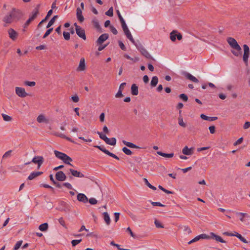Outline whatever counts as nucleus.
<instances>
[{
	"instance_id": "28",
	"label": "nucleus",
	"mask_w": 250,
	"mask_h": 250,
	"mask_svg": "<svg viewBox=\"0 0 250 250\" xmlns=\"http://www.w3.org/2000/svg\"><path fill=\"white\" fill-rule=\"evenodd\" d=\"M158 83V78L157 76H154L152 77L151 81L150 84L152 87H155L156 86Z\"/></svg>"
},
{
	"instance_id": "41",
	"label": "nucleus",
	"mask_w": 250,
	"mask_h": 250,
	"mask_svg": "<svg viewBox=\"0 0 250 250\" xmlns=\"http://www.w3.org/2000/svg\"><path fill=\"white\" fill-rule=\"evenodd\" d=\"M105 15L110 17L113 16V8L111 7L106 12Z\"/></svg>"
},
{
	"instance_id": "45",
	"label": "nucleus",
	"mask_w": 250,
	"mask_h": 250,
	"mask_svg": "<svg viewBox=\"0 0 250 250\" xmlns=\"http://www.w3.org/2000/svg\"><path fill=\"white\" fill-rule=\"evenodd\" d=\"M179 98L183 100L184 102H187L188 100V97L185 94H181L179 96Z\"/></svg>"
},
{
	"instance_id": "56",
	"label": "nucleus",
	"mask_w": 250,
	"mask_h": 250,
	"mask_svg": "<svg viewBox=\"0 0 250 250\" xmlns=\"http://www.w3.org/2000/svg\"><path fill=\"white\" fill-rule=\"evenodd\" d=\"M155 225H156V227L158 228H164V226L162 224H161V223L157 221V220H155V222H154Z\"/></svg>"
},
{
	"instance_id": "9",
	"label": "nucleus",
	"mask_w": 250,
	"mask_h": 250,
	"mask_svg": "<svg viewBox=\"0 0 250 250\" xmlns=\"http://www.w3.org/2000/svg\"><path fill=\"white\" fill-rule=\"evenodd\" d=\"M109 37L108 34L104 33L101 35L98 39L96 43L97 44H102Z\"/></svg>"
},
{
	"instance_id": "2",
	"label": "nucleus",
	"mask_w": 250,
	"mask_h": 250,
	"mask_svg": "<svg viewBox=\"0 0 250 250\" xmlns=\"http://www.w3.org/2000/svg\"><path fill=\"white\" fill-rule=\"evenodd\" d=\"M44 162V158L42 156H35L32 160V161L28 163H26L25 165L30 164L31 163H33L37 165V170H40L41 166L42 165Z\"/></svg>"
},
{
	"instance_id": "1",
	"label": "nucleus",
	"mask_w": 250,
	"mask_h": 250,
	"mask_svg": "<svg viewBox=\"0 0 250 250\" xmlns=\"http://www.w3.org/2000/svg\"><path fill=\"white\" fill-rule=\"evenodd\" d=\"M227 41L230 47L234 49L231 50V52L236 57L241 56L242 54V49L236 40L232 37H229L227 38Z\"/></svg>"
},
{
	"instance_id": "35",
	"label": "nucleus",
	"mask_w": 250,
	"mask_h": 250,
	"mask_svg": "<svg viewBox=\"0 0 250 250\" xmlns=\"http://www.w3.org/2000/svg\"><path fill=\"white\" fill-rule=\"evenodd\" d=\"M42 173H32L28 177V179L29 180H32L35 178L36 177L39 176Z\"/></svg>"
},
{
	"instance_id": "49",
	"label": "nucleus",
	"mask_w": 250,
	"mask_h": 250,
	"mask_svg": "<svg viewBox=\"0 0 250 250\" xmlns=\"http://www.w3.org/2000/svg\"><path fill=\"white\" fill-rule=\"evenodd\" d=\"M53 29V28H50L48 29L46 31V32L45 33L44 35L43 36V37H42L43 39L46 38L50 34V33L52 31Z\"/></svg>"
},
{
	"instance_id": "11",
	"label": "nucleus",
	"mask_w": 250,
	"mask_h": 250,
	"mask_svg": "<svg viewBox=\"0 0 250 250\" xmlns=\"http://www.w3.org/2000/svg\"><path fill=\"white\" fill-rule=\"evenodd\" d=\"M40 5H38L33 10L31 16L29 17L32 21H34L39 14Z\"/></svg>"
},
{
	"instance_id": "47",
	"label": "nucleus",
	"mask_w": 250,
	"mask_h": 250,
	"mask_svg": "<svg viewBox=\"0 0 250 250\" xmlns=\"http://www.w3.org/2000/svg\"><path fill=\"white\" fill-rule=\"evenodd\" d=\"M237 234L238 235H237V237L238 239H239L242 242H243L244 243H248L247 240L244 237H243L240 234L238 233Z\"/></svg>"
},
{
	"instance_id": "27",
	"label": "nucleus",
	"mask_w": 250,
	"mask_h": 250,
	"mask_svg": "<svg viewBox=\"0 0 250 250\" xmlns=\"http://www.w3.org/2000/svg\"><path fill=\"white\" fill-rule=\"evenodd\" d=\"M54 154H55V155L56 157H57L58 158L61 159V160L63 158H64V157H65V153L61 152H60V151H57V150H55L54 151Z\"/></svg>"
},
{
	"instance_id": "54",
	"label": "nucleus",
	"mask_w": 250,
	"mask_h": 250,
	"mask_svg": "<svg viewBox=\"0 0 250 250\" xmlns=\"http://www.w3.org/2000/svg\"><path fill=\"white\" fill-rule=\"evenodd\" d=\"M89 203L91 205H96L98 201L97 200L94 198H90L89 200H88Z\"/></svg>"
},
{
	"instance_id": "8",
	"label": "nucleus",
	"mask_w": 250,
	"mask_h": 250,
	"mask_svg": "<svg viewBox=\"0 0 250 250\" xmlns=\"http://www.w3.org/2000/svg\"><path fill=\"white\" fill-rule=\"evenodd\" d=\"M8 33L9 38L13 41H15L18 37V33L13 28H10L8 30Z\"/></svg>"
},
{
	"instance_id": "59",
	"label": "nucleus",
	"mask_w": 250,
	"mask_h": 250,
	"mask_svg": "<svg viewBox=\"0 0 250 250\" xmlns=\"http://www.w3.org/2000/svg\"><path fill=\"white\" fill-rule=\"evenodd\" d=\"M243 141V137H241L239 139H238L234 144H233V145L234 146H237V145H238L240 144H241L242 143Z\"/></svg>"
},
{
	"instance_id": "12",
	"label": "nucleus",
	"mask_w": 250,
	"mask_h": 250,
	"mask_svg": "<svg viewBox=\"0 0 250 250\" xmlns=\"http://www.w3.org/2000/svg\"><path fill=\"white\" fill-rule=\"evenodd\" d=\"M77 18L80 22H83L84 21V17L82 15V10L81 8L78 7L77 8Z\"/></svg>"
},
{
	"instance_id": "31",
	"label": "nucleus",
	"mask_w": 250,
	"mask_h": 250,
	"mask_svg": "<svg viewBox=\"0 0 250 250\" xmlns=\"http://www.w3.org/2000/svg\"><path fill=\"white\" fill-rule=\"evenodd\" d=\"M177 33V31L175 30L172 31L170 33V39L172 42H175L176 39V34Z\"/></svg>"
},
{
	"instance_id": "33",
	"label": "nucleus",
	"mask_w": 250,
	"mask_h": 250,
	"mask_svg": "<svg viewBox=\"0 0 250 250\" xmlns=\"http://www.w3.org/2000/svg\"><path fill=\"white\" fill-rule=\"evenodd\" d=\"M58 16L57 15H55V16H54V17H53V18L50 20V21H49V22L48 23V24L47 25L46 28H49L51 26H52V25L54 24V22H55V20H56V19H57V18H58Z\"/></svg>"
},
{
	"instance_id": "63",
	"label": "nucleus",
	"mask_w": 250,
	"mask_h": 250,
	"mask_svg": "<svg viewBox=\"0 0 250 250\" xmlns=\"http://www.w3.org/2000/svg\"><path fill=\"white\" fill-rule=\"evenodd\" d=\"M71 99L75 103H77L79 101V98L78 96H72Z\"/></svg>"
},
{
	"instance_id": "3",
	"label": "nucleus",
	"mask_w": 250,
	"mask_h": 250,
	"mask_svg": "<svg viewBox=\"0 0 250 250\" xmlns=\"http://www.w3.org/2000/svg\"><path fill=\"white\" fill-rule=\"evenodd\" d=\"M11 12L15 22L20 20L23 15L22 12L20 10L14 8H12Z\"/></svg>"
},
{
	"instance_id": "26",
	"label": "nucleus",
	"mask_w": 250,
	"mask_h": 250,
	"mask_svg": "<svg viewBox=\"0 0 250 250\" xmlns=\"http://www.w3.org/2000/svg\"><path fill=\"white\" fill-rule=\"evenodd\" d=\"M122 27L123 28V30L126 35V37L130 35H131L130 32L129 31L126 23L123 24L122 25Z\"/></svg>"
},
{
	"instance_id": "5",
	"label": "nucleus",
	"mask_w": 250,
	"mask_h": 250,
	"mask_svg": "<svg viewBox=\"0 0 250 250\" xmlns=\"http://www.w3.org/2000/svg\"><path fill=\"white\" fill-rule=\"evenodd\" d=\"M74 25L75 26L76 32L78 36L79 37L83 39L84 40H85L86 38L85 30L83 29L81 27L78 25L77 23H75Z\"/></svg>"
},
{
	"instance_id": "36",
	"label": "nucleus",
	"mask_w": 250,
	"mask_h": 250,
	"mask_svg": "<svg viewBox=\"0 0 250 250\" xmlns=\"http://www.w3.org/2000/svg\"><path fill=\"white\" fill-rule=\"evenodd\" d=\"M37 121L40 123L46 122V120L43 115H40L38 116L37 118Z\"/></svg>"
},
{
	"instance_id": "25",
	"label": "nucleus",
	"mask_w": 250,
	"mask_h": 250,
	"mask_svg": "<svg viewBox=\"0 0 250 250\" xmlns=\"http://www.w3.org/2000/svg\"><path fill=\"white\" fill-rule=\"evenodd\" d=\"M157 153L162 157L166 158H172L174 156V154L173 153H165L161 151H157Z\"/></svg>"
},
{
	"instance_id": "10",
	"label": "nucleus",
	"mask_w": 250,
	"mask_h": 250,
	"mask_svg": "<svg viewBox=\"0 0 250 250\" xmlns=\"http://www.w3.org/2000/svg\"><path fill=\"white\" fill-rule=\"evenodd\" d=\"M183 75H184L187 79L192 81L194 83H197L199 82V80L194 76H192L190 73L187 72H183Z\"/></svg>"
},
{
	"instance_id": "51",
	"label": "nucleus",
	"mask_w": 250,
	"mask_h": 250,
	"mask_svg": "<svg viewBox=\"0 0 250 250\" xmlns=\"http://www.w3.org/2000/svg\"><path fill=\"white\" fill-rule=\"evenodd\" d=\"M12 152V150H10L6 152L3 155V159H6L8 157H9L11 156V153Z\"/></svg>"
},
{
	"instance_id": "7",
	"label": "nucleus",
	"mask_w": 250,
	"mask_h": 250,
	"mask_svg": "<svg viewBox=\"0 0 250 250\" xmlns=\"http://www.w3.org/2000/svg\"><path fill=\"white\" fill-rule=\"evenodd\" d=\"M15 92L16 94L20 97L23 98L28 95V94L25 92V89L22 87H16Z\"/></svg>"
},
{
	"instance_id": "19",
	"label": "nucleus",
	"mask_w": 250,
	"mask_h": 250,
	"mask_svg": "<svg viewBox=\"0 0 250 250\" xmlns=\"http://www.w3.org/2000/svg\"><path fill=\"white\" fill-rule=\"evenodd\" d=\"M200 117L202 119L208 121H214L218 119L217 117H208L203 114H201Z\"/></svg>"
},
{
	"instance_id": "14",
	"label": "nucleus",
	"mask_w": 250,
	"mask_h": 250,
	"mask_svg": "<svg viewBox=\"0 0 250 250\" xmlns=\"http://www.w3.org/2000/svg\"><path fill=\"white\" fill-rule=\"evenodd\" d=\"M142 55L147 59H151L154 61V59L150 55L148 52L144 48H142V50L140 51Z\"/></svg>"
},
{
	"instance_id": "20",
	"label": "nucleus",
	"mask_w": 250,
	"mask_h": 250,
	"mask_svg": "<svg viewBox=\"0 0 250 250\" xmlns=\"http://www.w3.org/2000/svg\"><path fill=\"white\" fill-rule=\"evenodd\" d=\"M92 23L94 26V27L99 31L100 32H102V28L100 26V25L99 23V21L98 20L95 19L92 20Z\"/></svg>"
},
{
	"instance_id": "57",
	"label": "nucleus",
	"mask_w": 250,
	"mask_h": 250,
	"mask_svg": "<svg viewBox=\"0 0 250 250\" xmlns=\"http://www.w3.org/2000/svg\"><path fill=\"white\" fill-rule=\"evenodd\" d=\"M110 29L113 34L117 35L118 34V31L117 29L113 26L110 25Z\"/></svg>"
},
{
	"instance_id": "29",
	"label": "nucleus",
	"mask_w": 250,
	"mask_h": 250,
	"mask_svg": "<svg viewBox=\"0 0 250 250\" xmlns=\"http://www.w3.org/2000/svg\"><path fill=\"white\" fill-rule=\"evenodd\" d=\"M48 228V225L46 223L41 224L39 227V229L42 231H45L47 230Z\"/></svg>"
},
{
	"instance_id": "22",
	"label": "nucleus",
	"mask_w": 250,
	"mask_h": 250,
	"mask_svg": "<svg viewBox=\"0 0 250 250\" xmlns=\"http://www.w3.org/2000/svg\"><path fill=\"white\" fill-rule=\"evenodd\" d=\"M209 238H210V237L208 235L206 234H200L199 235L196 236L194 238V240L195 241V242H197L201 239H208Z\"/></svg>"
},
{
	"instance_id": "18",
	"label": "nucleus",
	"mask_w": 250,
	"mask_h": 250,
	"mask_svg": "<svg viewBox=\"0 0 250 250\" xmlns=\"http://www.w3.org/2000/svg\"><path fill=\"white\" fill-rule=\"evenodd\" d=\"M65 157H64L62 160L66 164L65 167L68 166H72L71 164H70V162L72 161V159L66 154L65 155Z\"/></svg>"
},
{
	"instance_id": "44",
	"label": "nucleus",
	"mask_w": 250,
	"mask_h": 250,
	"mask_svg": "<svg viewBox=\"0 0 250 250\" xmlns=\"http://www.w3.org/2000/svg\"><path fill=\"white\" fill-rule=\"evenodd\" d=\"M117 14H118V17L119 18V20L121 21V24L122 25L123 24L125 23V20H124L123 18L122 17V16H121L119 11L117 10Z\"/></svg>"
},
{
	"instance_id": "38",
	"label": "nucleus",
	"mask_w": 250,
	"mask_h": 250,
	"mask_svg": "<svg viewBox=\"0 0 250 250\" xmlns=\"http://www.w3.org/2000/svg\"><path fill=\"white\" fill-rule=\"evenodd\" d=\"M144 181L146 184V185L148 186L150 188L153 189V190H156V188L151 185L148 181L147 179L144 178Z\"/></svg>"
},
{
	"instance_id": "48",
	"label": "nucleus",
	"mask_w": 250,
	"mask_h": 250,
	"mask_svg": "<svg viewBox=\"0 0 250 250\" xmlns=\"http://www.w3.org/2000/svg\"><path fill=\"white\" fill-rule=\"evenodd\" d=\"M63 36L65 40L68 41L70 39V33L64 31L63 32Z\"/></svg>"
},
{
	"instance_id": "34",
	"label": "nucleus",
	"mask_w": 250,
	"mask_h": 250,
	"mask_svg": "<svg viewBox=\"0 0 250 250\" xmlns=\"http://www.w3.org/2000/svg\"><path fill=\"white\" fill-rule=\"evenodd\" d=\"M107 144L111 146H115L116 144V139L115 138H109L108 142H105Z\"/></svg>"
},
{
	"instance_id": "4",
	"label": "nucleus",
	"mask_w": 250,
	"mask_h": 250,
	"mask_svg": "<svg viewBox=\"0 0 250 250\" xmlns=\"http://www.w3.org/2000/svg\"><path fill=\"white\" fill-rule=\"evenodd\" d=\"M2 21L4 23L3 25L4 27H6L13 22H15L11 11L3 17Z\"/></svg>"
},
{
	"instance_id": "60",
	"label": "nucleus",
	"mask_w": 250,
	"mask_h": 250,
	"mask_svg": "<svg viewBox=\"0 0 250 250\" xmlns=\"http://www.w3.org/2000/svg\"><path fill=\"white\" fill-rule=\"evenodd\" d=\"M119 45L122 50L124 51L126 50V47L122 42L119 41Z\"/></svg>"
},
{
	"instance_id": "17",
	"label": "nucleus",
	"mask_w": 250,
	"mask_h": 250,
	"mask_svg": "<svg viewBox=\"0 0 250 250\" xmlns=\"http://www.w3.org/2000/svg\"><path fill=\"white\" fill-rule=\"evenodd\" d=\"M85 69V60L83 58L81 59L80 63L77 70L79 71H83Z\"/></svg>"
},
{
	"instance_id": "13",
	"label": "nucleus",
	"mask_w": 250,
	"mask_h": 250,
	"mask_svg": "<svg viewBox=\"0 0 250 250\" xmlns=\"http://www.w3.org/2000/svg\"><path fill=\"white\" fill-rule=\"evenodd\" d=\"M210 235V236H209V237L215 239L216 241L220 242L222 243H226V241L224 240L220 236L215 234L213 232H211Z\"/></svg>"
},
{
	"instance_id": "55",
	"label": "nucleus",
	"mask_w": 250,
	"mask_h": 250,
	"mask_svg": "<svg viewBox=\"0 0 250 250\" xmlns=\"http://www.w3.org/2000/svg\"><path fill=\"white\" fill-rule=\"evenodd\" d=\"M109 156H110V157H112L117 160H119V158L116 156L115 154L109 152V151H107V153L106 154Z\"/></svg>"
},
{
	"instance_id": "40",
	"label": "nucleus",
	"mask_w": 250,
	"mask_h": 250,
	"mask_svg": "<svg viewBox=\"0 0 250 250\" xmlns=\"http://www.w3.org/2000/svg\"><path fill=\"white\" fill-rule=\"evenodd\" d=\"M58 221H59V223L62 226H63L65 229H67V227L65 224V221L63 219V218L62 217H61L59 219H58Z\"/></svg>"
},
{
	"instance_id": "37",
	"label": "nucleus",
	"mask_w": 250,
	"mask_h": 250,
	"mask_svg": "<svg viewBox=\"0 0 250 250\" xmlns=\"http://www.w3.org/2000/svg\"><path fill=\"white\" fill-rule=\"evenodd\" d=\"M134 45H135L137 49L140 51L142 50V48H144V47L139 41L136 42V43L134 44Z\"/></svg>"
},
{
	"instance_id": "32",
	"label": "nucleus",
	"mask_w": 250,
	"mask_h": 250,
	"mask_svg": "<svg viewBox=\"0 0 250 250\" xmlns=\"http://www.w3.org/2000/svg\"><path fill=\"white\" fill-rule=\"evenodd\" d=\"M97 134H99L100 138L104 141V142H108L109 138L106 137V136L105 134H104L101 132H97Z\"/></svg>"
},
{
	"instance_id": "43",
	"label": "nucleus",
	"mask_w": 250,
	"mask_h": 250,
	"mask_svg": "<svg viewBox=\"0 0 250 250\" xmlns=\"http://www.w3.org/2000/svg\"><path fill=\"white\" fill-rule=\"evenodd\" d=\"M94 147L98 148L100 150L104 152L105 154L107 153L108 150L106 149L103 146H94Z\"/></svg>"
},
{
	"instance_id": "61",
	"label": "nucleus",
	"mask_w": 250,
	"mask_h": 250,
	"mask_svg": "<svg viewBox=\"0 0 250 250\" xmlns=\"http://www.w3.org/2000/svg\"><path fill=\"white\" fill-rule=\"evenodd\" d=\"M122 91L120 90H118V92L115 95L116 98H121L123 96V95L122 94Z\"/></svg>"
},
{
	"instance_id": "52",
	"label": "nucleus",
	"mask_w": 250,
	"mask_h": 250,
	"mask_svg": "<svg viewBox=\"0 0 250 250\" xmlns=\"http://www.w3.org/2000/svg\"><path fill=\"white\" fill-rule=\"evenodd\" d=\"M24 84L26 85L32 87V86H34L35 85L36 83L35 82L25 81L24 82Z\"/></svg>"
},
{
	"instance_id": "64",
	"label": "nucleus",
	"mask_w": 250,
	"mask_h": 250,
	"mask_svg": "<svg viewBox=\"0 0 250 250\" xmlns=\"http://www.w3.org/2000/svg\"><path fill=\"white\" fill-rule=\"evenodd\" d=\"M250 127V122H246L244 125L243 128L247 129Z\"/></svg>"
},
{
	"instance_id": "16",
	"label": "nucleus",
	"mask_w": 250,
	"mask_h": 250,
	"mask_svg": "<svg viewBox=\"0 0 250 250\" xmlns=\"http://www.w3.org/2000/svg\"><path fill=\"white\" fill-rule=\"evenodd\" d=\"M77 199L79 201L83 202L84 203H85L88 201L87 197L83 193H79L77 195Z\"/></svg>"
},
{
	"instance_id": "42",
	"label": "nucleus",
	"mask_w": 250,
	"mask_h": 250,
	"mask_svg": "<svg viewBox=\"0 0 250 250\" xmlns=\"http://www.w3.org/2000/svg\"><path fill=\"white\" fill-rule=\"evenodd\" d=\"M22 242H23L22 240L18 241L17 242V243L16 244V245H15L13 250H18L20 248V247L21 246Z\"/></svg>"
},
{
	"instance_id": "50",
	"label": "nucleus",
	"mask_w": 250,
	"mask_h": 250,
	"mask_svg": "<svg viewBox=\"0 0 250 250\" xmlns=\"http://www.w3.org/2000/svg\"><path fill=\"white\" fill-rule=\"evenodd\" d=\"M238 215L240 216V221L241 222L244 221V217L246 216V213H242V212H239L237 213Z\"/></svg>"
},
{
	"instance_id": "30",
	"label": "nucleus",
	"mask_w": 250,
	"mask_h": 250,
	"mask_svg": "<svg viewBox=\"0 0 250 250\" xmlns=\"http://www.w3.org/2000/svg\"><path fill=\"white\" fill-rule=\"evenodd\" d=\"M104 220L107 225H109L110 223V219L107 212H104L103 213Z\"/></svg>"
},
{
	"instance_id": "21",
	"label": "nucleus",
	"mask_w": 250,
	"mask_h": 250,
	"mask_svg": "<svg viewBox=\"0 0 250 250\" xmlns=\"http://www.w3.org/2000/svg\"><path fill=\"white\" fill-rule=\"evenodd\" d=\"M131 93L133 95L136 96L138 94V87L136 84H132L131 87Z\"/></svg>"
},
{
	"instance_id": "39",
	"label": "nucleus",
	"mask_w": 250,
	"mask_h": 250,
	"mask_svg": "<svg viewBox=\"0 0 250 250\" xmlns=\"http://www.w3.org/2000/svg\"><path fill=\"white\" fill-rule=\"evenodd\" d=\"M122 150L125 154L127 155H131L132 154V152L126 147H124L122 149Z\"/></svg>"
},
{
	"instance_id": "15",
	"label": "nucleus",
	"mask_w": 250,
	"mask_h": 250,
	"mask_svg": "<svg viewBox=\"0 0 250 250\" xmlns=\"http://www.w3.org/2000/svg\"><path fill=\"white\" fill-rule=\"evenodd\" d=\"M182 152L184 155H191L192 154L193 152V148H188V147L187 146H186L183 148L182 150Z\"/></svg>"
},
{
	"instance_id": "23",
	"label": "nucleus",
	"mask_w": 250,
	"mask_h": 250,
	"mask_svg": "<svg viewBox=\"0 0 250 250\" xmlns=\"http://www.w3.org/2000/svg\"><path fill=\"white\" fill-rule=\"evenodd\" d=\"M56 178L58 181H62L66 179V176L64 173H56Z\"/></svg>"
},
{
	"instance_id": "6",
	"label": "nucleus",
	"mask_w": 250,
	"mask_h": 250,
	"mask_svg": "<svg viewBox=\"0 0 250 250\" xmlns=\"http://www.w3.org/2000/svg\"><path fill=\"white\" fill-rule=\"evenodd\" d=\"M244 49V54L243 57V60L245 63L248 65V59L250 56V48L248 45L244 44L243 45Z\"/></svg>"
},
{
	"instance_id": "24",
	"label": "nucleus",
	"mask_w": 250,
	"mask_h": 250,
	"mask_svg": "<svg viewBox=\"0 0 250 250\" xmlns=\"http://www.w3.org/2000/svg\"><path fill=\"white\" fill-rule=\"evenodd\" d=\"M123 144L130 148H139L140 147L133 144L132 143L127 142L125 140L123 141Z\"/></svg>"
},
{
	"instance_id": "58",
	"label": "nucleus",
	"mask_w": 250,
	"mask_h": 250,
	"mask_svg": "<svg viewBox=\"0 0 250 250\" xmlns=\"http://www.w3.org/2000/svg\"><path fill=\"white\" fill-rule=\"evenodd\" d=\"M82 241V239L80 240H73L72 241L71 243L73 247L76 246Z\"/></svg>"
},
{
	"instance_id": "62",
	"label": "nucleus",
	"mask_w": 250,
	"mask_h": 250,
	"mask_svg": "<svg viewBox=\"0 0 250 250\" xmlns=\"http://www.w3.org/2000/svg\"><path fill=\"white\" fill-rule=\"evenodd\" d=\"M126 231L129 233V234L131 237H132L133 238L136 237L135 235L132 232L131 229H130V228L129 227H128L126 229Z\"/></svg>"
},
{
	"instance_id": "46",
	"label": "nucleus",
	"mask_w": 250,
	"mask_h": 250,
	"mask_svg": "<svg viewBox=\"0 0 250 250\" xmlns=\"http://www.w3.org/2000/svg\"><path fill=\"white\" fill-rule=\"evenodd\" d=\"M2 116L3 117V120L5 121L9 122L11 121L12 120V118L7 115L2 114Z\"/></svg>"
},
{
	"instance_id": "53",
	"label": "nucleus",
	"mask_w": 250,
	"mask_h": 250,
	"mask_svg": "<svg viewBox=\"0 0 250 250\" xmlns=\"http://www.w3.org/2000/svg\"><path fill=\"white\" fill-rule=\"evenodd\" d=\"M178 124L181 126L184 127H186V124L184 123L183 119L181 117L178 118Z\"/></svg>"
}]
</instances>
